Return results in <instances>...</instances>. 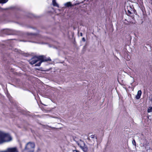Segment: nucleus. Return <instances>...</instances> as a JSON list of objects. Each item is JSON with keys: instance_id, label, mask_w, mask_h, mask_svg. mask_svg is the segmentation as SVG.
<instances>
[{"instance_id": "nucleus-1", "label": "nucleus", "mask_w": 152, "mask_h": 152, "mask_svg": "<svg viewBox=\"0 0 152 152\" xmlns=\"http://www.w3.org/2000/svg\"><path fill=\"white\" fill-rule=\"evenodd\" d=\"M12 139L10 135L0 131V144L11 140Z\"/></svg>"}, {"instance_id": "nucleus-2", "label": "nucleus", "mask_w": 152, "mask_h": 152, "mask_svg": "<svg viewBox=\"0 0 152 152\" xmlns=\"http://www.w3.org/2000/svg\"><path fill=\"white\" fill-rule=\"evenodd\" d=\"M35 146L34 142H29L26 145L24 151H26L27 152H33Z\"/></svg>"}, {"instance_id": "nucleus-3", "label": "nucleus", "mask_w": 152, "mask_h": 152, "mask_svg": "<svg viewBox=\"0 0 152 152\" xmlns=\"http://www.w3.org/2000/svg\"><path fill=\"white\" fill-rule=\"evenodd\" d=\"M76 143L83 151L86 152L87 151V146L85 145L84 142L82 140H80L79 142L77 141Z\"/></svg>"}, {"instance_id": "nucleus-4", "label": "nucleus", "mask_w": 152, "mask_h": 152, "mask_svg": "<svg viewBox=\"0 0 152 152\" xmlns=\"http://www.w3.org/2000/svg\"><path fill=\"white\" fill-rule=\"evenodd\" d=\"M42 56H34L30 60V63L32 64H34L38 61H40L39 59H42Z\"/></svg>"}, {"instance_id": "nucleus-5", "label": "nucleus", "mask_w": 152, "mask_h": 152, "mask_svg": "<svg viewBox=\"0 0 152 152\" xmlns=\"http://www.w3.org/2000/svg\"><path fill=\"white\" fill-rule=\"evenodd\" d=\"M42 56V59H39L40 61L38 63L36 64L35 65V66H39L40 65L41 63L43 62L51 61V60L50 59V58H46L45 56Z\"/></svg>"}, {"instance_id": "nucleus-6", "label": "nucleus", "mask_w": 152, "mask_h": 152, "mask_svg": "<svg viewBox=\"0 0 152 152\" xmlns=\"http://www.w3.org/2000/svg\"><path fill=\"white\" fill-rule=\"evenodd\" d=\"M88 140L94 144L96 141H97V138L95 136L91 135L88 138Z\"/></svg>"}, {"instance_id": "nucleus-7", "label": "nucleus", "mask_w": 152, "mask_h": 152, "mask_svg": "<svg viewBox=\"0 0 152 152\" xmlns=\"http://www.w3.org/2000/svg\"><path fill=\"white\" fill-rule=\"evenodd\" d=\"M0 152H18V151L17 148L16 147H14L9 148L5 151H0Z\"/></svg>"}, {"instance_id": "nucleus-8", "label": "nucleus", "mask_w": 152, "mask_h": 152, "mask_svg": "<svg viewBox=\"0 0 152 152\" xmlns=\"http://www.w3.org/2000/svg\"><path fill=\"white\" fill-rule=\"evenodd\" d=\"M142 94V91L141 90H139L138 91L137 94L136 96V98L137 99H139L141 96Z\"/></svg>"}, {"instance_id": "nucleus-9", "label": "nucleus", "mask_w": 152, "mask_h": 152, "mask_svg": "<svg viewBox=\"0 0 152 152\" xmlns=\"http://www.w3.org/2000/svg\"><path fill=\"white\" fill-rule=\"evenodd\" d=\"M53 4L54 6L58 7V5L56 3L55 0H53Z\"/></svg>"}, {"instance_id": "nucleus-10", "label": "nucleus", "mask_w": 152, "mask_h": 152, "mask_svg": "<svg viewBox=\"0 0 152 152\" xmlns=\"http://www.w3.org/2000/svg\"><path fill=\"white\" fill-rule=\"evenodd\" d=\"M65 6L67 7H69L72 6V4L70 2H67L65 4Z\"/></svg>"}, {"instance_id": "nucleus-11", "label": "nucleus", "mask_w": 152, "mask_h": 152, "mask_svg": "<svg viewBox=\"0 0 152 152\" xmlns=\"http://www.w3.org/2000/svg\"><path fill=\"white\" fill-rule=\"evenodd\" d=\"M8 0H0V3H5L8 1Z\"/></svg>"}, {"instance_id": "nucleus-12", "label": "nucleus", "mask_w": 152, "mask_h": 152, "mask_svg": "<svg viewBox=\"0 0 152 152\" xmlns=\"http://www.w3.org/2000/svg\"><path fill=\"white\" fill-rule=\"evenodd\" d=\"M132 10L130 7H129V9H128V12L130 14H131L132 13Z\"/></svg>"}, {"instance_id": "nucleus-13", "label": "nucleus", "mask_w": 152, "mask_h": 152, "mask_svg": "<svg viewBox=\"0 0 152 152\" xmlns=\"http://www.w3.org/2000/svg\"><path fill=\"white\" fill-rule=\"evenodd\" d=\"M126 19H125L124 20V23L125 24H126V25H128V24H129V23H129V22H130V21H127V22L128 23H127L126 22Z\"/></svg>"}, {"instance_id": "nucleus-14", "label": "nucleus", "mask_w": 152, "mask_h": 152, "mask_svg": "<svg viewBox=\"0 0 152 152\" xmlns=\"http://www.w3.org/2000/svg\"><path fill=\"white\" fill-rule=\"evenodd\" d=\"M132 144L134 146L136 145V142L134 140H133L132 141Z\"/></svg>"}, {"instance_id": "nucleus-15", "label": "nucleus", "mask_w": 152, "mask_h": 152, "mask_svg": "<svg viewBox=\"0 0 152 152\" xmlns=\"http://www.w3.org/2000/svg\"><path fill=\"white\" fill-rule=\"evenodd\" d=\"M82 40L84 42H85L86 41V39H85L84 37H83L82 38Z\"/></svg>"}, {"instance_id": "nucleus-16", "label": "nucleus", "mask_w": 152, "mask_h": 152, "mask_svg": "<svg viewBox=\"0 0 152 152\" xmlns=\"http://www.w3.org/2000/svg\"><path fill=\"white\" fill-rule=\"evenodd\" d=\"M73 151V152H80L79 151L76 150H74Z\"/></svg>"}, {"instance_id": "nucleus-17", "label": "nucleus", "mask_w": 152, "mask_h": 152, "mask_svg": "<svg viewBox=\"0 0 152 152\" xmlns=\"http://www.w3.org/2000/svg\"><path fill=\"white\" fill-rule=\"evenodd\" d=\"M49 127L51 128L52 129H57V128H55V127H51V126H50Z\"/></svg>"}, {"instance_id": "nucleus-18", "label": "nucleus", "mask_w": 152, "mask_h": 152, "mask_svg": "<svg viewBox=\"0 0 152 152\" xmlns=\"http://www.w3.org/2000/svg\"><path fill=\"white\" fill-rule=\"evenodd\" d=\"M80 36H81V37H82L83 36V34H82V33H80Z\"/></svg>"}, {"instance_id": "nucleus-19", "label": "nucleus", "mask_w": 152, "mask_h": 152, "mask_svg": "<svg viewBox=\"0 0 152 152\" xmlns=\"http://www.w3.org/2000/svg\"><path fill=\"white\" fill-rule=\"evenodd\" d=\"M15 34L14 33H10L8 34V35H11V34Z\"/></svg>"}, {"instance_id": "nucleus-20", "label": "nucleus", "mask_w": 152, "mask_h": 152, "mask_svg": "<svg viewBox=\"0 0 152 152\" xmlns=\"http://www.w3.org/2000/svg\"><path fill=\"white\" fill-rule=\"evenodd\" d=\"M53 117V118H57L59 119V118H58L55 117Z\"/></svg>"}, {"instance_id": "nucleus-21", "label": "nucleus", "mask_w": 152, "mask_h": 152, "mask_svg": "<svg viewBox=\"0 0 152 152\" xmlns=\"http://www.w3.org/2000/svg\"><path fill=\"white\" fill-rule=\"evenodd\" d=\"M31 34V35H34V34H32V33H31V34Z\"/></svg>"}, {"instance_id": "nucleus-22", "label": "nucleus", "mask_w": 152, "mask_h": 152, "mask_svg": "<svg viewBox=\"0 0 152 152\" xmlns=\"http://www.w3.org/2000/svg\"><path fill=\"white\" fill-rule=\"evenodd\" d=\"M87 1H88V0H87Z\"/></svg>"}]
</instances>
